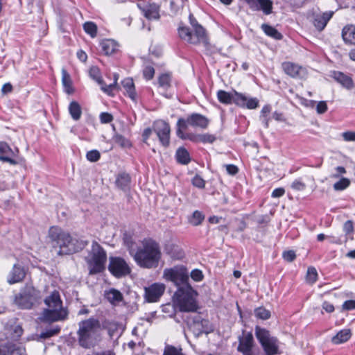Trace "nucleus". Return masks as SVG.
I'll use <instances>...</instances> for the list:
<instances>
[{"label": "nucleus", "mask_w": 355, "mask_h": 355, "mask_svg": "<svg viewBox=\"0 0 355 355\" xmlns=\"http://www.w3.org/2000/svg\"><path fill=\"white\" fill-rule=\"evenodd\" d=\"M125 245L135 262L141 268H156L161 258L158 244L151 239H144L137 244L131 239H125Z\"/></svg>", "instance_id": "obj_1"}, {"label": "nucleus", "mask_w": 355, "mask_h": 355, "mask_svg": "<svg viewBox=\"0 0 355 355\" xmlns=\"http://www.w3.org/2000/svg\"><path fill=\"white\" fill-rule=\"evenodd\" d=\"M49 236L55 243L53 248H59L58 254L60 255L76 253L83 249L87 244V241L73 238L69 233L58 227H51L49 229Z\"/></svg>", "instance_id": "obj_2"}, {"label": "nucleus", "mask_w": 355, "mask_h": 355, "mask_svg": "<svg viewBox=\"0 0 355 355\" xmlns=\"http://www.w3.org/2000/svg\"><path fill=\"white\" fill-rule=\"evenodd\" d=\"M49 295L44 300L47 309L41 313L39 320L46 323L64 320L67 318L68 313L62 306L60 293L55 288L49 291Z\"/></svg>", "instance_id": "obj_3"}, {"label": "nucleus", "mask_w": 355, "mask_h": 355, "mask_svg": "<svg viewBox=\"0 0 355 355\" xmlns=\"http://www.w3.org/2000/svg\"><path fill=\"white\" fill-rule=\"evenodd\" d=\"M101 324L95 318L83 320L78 324L77 331L79 345L85 349L94 347L100 340Z\"/></svg>", "instance_id": "obj_4"}, {"label": "nucleus", "mask_w": 355, "mask_h": 355, "mask_svg": "<svg viewBox=\"0 0 355 355\" xmlns=\"http://www.w3.org/2000/svg\"><path fill=\"white\" fill-rule=\"evenodd\" d=\"M196 295L197 293L191 286H187L183 288L177 289L173 295V303L180 311L195 312L198 309Z\"/></svg>", "instance_id": "obj_5"}, {"label": "nucleus", "mask_w": 355, "mask_h": 355, "mask_svg": "<svg viewBox=\"0 0 355 355\" xmlns=\"http://www.w3.org/2000/svg\"><path fill=\"white\" fill-rule=\"evenodd\" d=\"M106 260L105 251L97 242H93L92 250L86 257L89 274L93 275L102 272L105 269Z\"/></svg>", "instance_id": "obj_6"}, {"label": "nucleus", "mask_w": 355, "mask_h": 355, "mask_svg": "<svg viewBox=\"0 0 355 355\" xmlns=\"http://www.w3.org/2000/svg\"><path fill=\"white\" fill-rule=\"evenodd\" d=\"M41 300L40 292L31 284H26L15 295V303L23 309H31Z\"/></svg>", "instance_id": "obj_7"}, {"label": "nucleus", "mask_w": 355, "mask_h": 355, "mask_svg": "<svg viewBox=\"0 0 355 355\" xmlns=\"http://www.w3.org/2000/svg\"><path fill=\"white\" fill-rule=\"evenodd\" d=\"M217 96L218 101L222 103L230 104L234 102L241 107L248 109H254L259 105L257 98H248L246 96L235 91L233 93H229L223 90H219Z\"/></svg>", "instance_id": "obj_8"}, {"label": "nucleus", "mask_w": 355, "mask_h": 355, "mask_svg": "<svg viewBox=\"0 0 355 355\" xmlns=\"http://www.w3.org/2000/svg\"><path fill=\"white\" fill-rule=\"evenodd\" d=\"M163 278L166 281L173 282L177 289L190 286L188 271L183 266H175L164 269Z\"/></svg>", "instance_id": "obj_9"}, {"label": "nucleus", "mask_w": 355, "mask_h": 355, "mask_svg": "<svg viewBox=\"0 0 355 355\" xmlns=\"http://www.w3.org/2000/svg\"><path fill=\"white\" fill-rule=\"evenodd\" d=\"M255 334L268 355H274L277 353V340L271 337L268 330L257 327Z\"/></svg>", "instance_id": "obj_10"}, {"label": "nucleus", "mask_w": 355, "mask_h": 355, "mask_svg": "<svg viewBox=\"0 0 355 355\" xmlns=\"http://www.w3.org/2000/svg\"><path fill=\"white\" fill-rule=\"evenodd\" d=\"M89 75L93 80L96 81L101 85V89L109 95H112V92L118 88L117 80L119 76L117 74H114V83L110 85H106L103 83L101 78L100 70L97 67H92L89 69Z\"/></svg>", "instance_id": "obj_11"}, {"label": "nucleus", "mask_w": 355, "mask_h": 355, "mask_svg": "<svg viewBox=\"0 0 355 355\" xmlns=\"http://www.w3.org/2000/svg\"><path fill=\"white\" fill-rule=\"evenodd\" d=\"M153 130L157 134L160 143L165 147L170 144V126L164 121L158 120L153 123Z\"/></svg>", "instance_id": "obj_12"}, {"label": "nucleus", "mask_w": 355, "mask_h": 355, "mask_svg": "<svg viewBox=\"0 0 355 355\" xmlns=\"http://www.w3.org/2000/svg\"><path fill=\"white\" fill-rule=\"evenodd\" d=\"M166 286L162 283H154L144 288V298L146 302L153 303L159 300L164 294Z\"/></svg>", "instance_id": "obj_13"}, {"label": "nucleus", "mask_w": 355, "mask_h": 355, "mask_svg": "<svg viewBox=\"0 0 355 355\" xmlns=\"http://www.w3.org/2000/svg\"><path fill=\"white\" fill-rule=\"evenodd\" d=\"M254 346L253 336L250 332L243 331L239 337V345L237 350L243 355H254L252 351Z\"/></svg>", "instance_id": "obj_14"}, {"label": "nucleus", "mask_w": 355, "mask_h": 355, "mask_svg": "<svg viewBox=\"0 0 355 355\" xmlns=\"http://www.w3.org/2000/svg\"><path fill=\"white\" fill-rule=\"evenodd\" d=\"M109 270L116 277H120L130 273V269L127 263L121 258H112Z\"/></svg>", "instance_id": "obj_15"}, {"label": "nucleus", "mask_w": 355, "mask_h": 355, "mask_svg": "<svg viewBox=\"0 0 355 355\" xmlns=\"http://www.w3.org/2000/svg\"><path fill=\"white\" fill-rule=\"evenodd\" d=\"M282 68L284 71L292 78H304L307 74L305 68L291 62H284Z\"/></svg>", "instance_id": "obj_16"}, {"label": "nucleus", "mask_w": 355, "mask_h": 355, "mask_svg": "<svg viewBox=\"0 0 355 355\" xmlns=\"http://www.w3.org/2000/svg\"><path fill=\"white\" fill-rule=\"evenodd\" d=\"M0 160L8 162L12 165H16L17 162L14 159L18 153V150H12L6 143L0 142Z\"/></svg>", "instance_id": "obj_17"}, {"label": "nucleus", "mask_w": 355, "mask_h": 355, "mask_svg": "<svg viewBox=\"0 0 355 355\" xmlns=\"http://www.w3.org/2000/svg\"><path fill=\"white\" fill-rule=\"evenodd\" d=\"M137 6L148 19H158L159 18V6L155 3H145L139 2Z\"/></svg>", "instance_id": "obj_18"}, {"label": "nucleus", "mask_w": 355, "mask_h": 355, "mask_svg": "<svg viewBox=\"0 0 355 355\" xmlns=\"http://www.w3.org/2000/svg\"><path fill=\"white\" fill-rule=\"evenodd\" d=\"M25 270L23 267L15 264L7 277V282L9 284H13L21 282L25 277Z\"/></svg>", "instance_id": "obj_19"}, {"label": "nucleus", "mask_w": 355, "mask_h": 355, "mask_svg": "<svg viewBox=\"0 0 355 355\" xmlns=\"http://www.w3.org/2000/svg\"><path fill=\"white\" fill-rule=\"evenodd\" d=\"M331 16V12L313 14L311 20L314 26L318 31H321L324 28L327 22L330 20Z\"/></svg>", "instance_id": "obj_20"}, {"label": "nucleus", "mask_w": 355, "mask_h": 355, "mask_svg": "<svg viewBox=\"0 0 355 355\" xmlns=\"http://www.w3.org/2000/svg\"><path fill=\"white\" fill-rule=\"evenodd\" d=\"M187 122L191 126L205 129L207 128L209 121L205 116L194 113L188 116Z\"/></svg>", "instance_id": "obj_21"}, {"label": "nucleus", "mask_w": 355, "mask_h": 355, "mask_svg": "<svg viewBox=\"0 0 355 355\" xmlns=\"http://www.w3.org/2000/svg\"><path fill=\"white\" fill-rule=\"evenodd\" d=\"M192 33V44H203L207 45L208 44V39L205 28L202 26H197L196 28L193 29Z\"/></svg>", "instance_id": "obj_22"}, {"label": "nucleus", "mask_w": 355, "mask_h": 355, "mask_svg": "<svg viewBox=\"0 0 355 355\" xmlns=\"http://www.w3.org/2000/svg\"><path fill=\"white\" fill-rule=\"evenodd\" d=\"M188 139L193 142H202L204 144H212L216 141V137L213 135L205 133L198 135H188Z\"/></svg>", "instance_id": "obj_23"}, {"label": "nucleus", "mask_w": 355, "mask_h": 355, "mask_svg": "<svg viewBox=\"0 0 355 355\" xmlns=\"http://www.w3.org/2000/svg\"><path fill=\"white\" fill-rule=\"evenodd\" d=\"M342 37L346 43L355 45V26H345L342 31Z\"/></svg>", "instance_id": "obj_24"}, {"label": "nucleus", "mask_w": 355, "mask_h": 355, "mask_svg": "<svg viewBox=\"0 0 355 355\" xmlns=\"http://www.w3.org/2000/svg\"><path fill=\"white\" fill-rule=\"evenodd\" d=\"M121 85L128 96L132 100H136V92L133 80L130 78H125L122 80Z\"/></svg>", "instance_id": "obj_25"}, {"label": "nucleus", "mask_w": 355, "mask_h": 355, "mask_svg": "<svg viewBox=\"0 0 355 355\" xmlns=\"http://www.w3.org/2000/svg\"><path fill=\"white\" fill-rule=\"evenodd\" d=\"M334 79L343 87L348 89L353 87V81L352 78L343 73L334 71Z\"/></svg>", "instance_id": "obj_26"}, {"label": "nucleus", "mask_w": 355, "mask_h": 355, "mask_svg": "<svg viewBox=\"0 0 355 355\" xmlns=\"http://www.w3.org/2000/svg\"><path fill=\"white\" fill-rule=\"evenodd\" d=\"M62 83L67 94H72L74 92L71 76L64 69H62Z\"/></svg>", "instance_id": "obj_27"}, {"label": "nucleus", "mask_w": 355, "mask_h": 355, "mask_svg": "<svg viewBox=\"0 0 355 355\" xmlns=\"http://www.w3.org/2000/svg\"><path fill=\"white\" fill-rule=\"evenodd\" d=\"M101 46L103 51L106 55L112 54L118 48V44L113 40H105L101 42Z\"/></svg>", "instance_id": "obj_28"}, {"label": "nucleus", "mask_w": 355, "mask_h": 355, "mask_svg": "<svg viewBox=\"0 0 355 355\" xmlns=\"http://www.w3.org/2000/svg\"><path fill=\"white\" fill-rule=\"evenodd\" d=\"M105 297L112 304H118L123 300L121 293L114 288H112L107 291L105 293Z\"/></svg>", "instance_id": "obj_29"}, {"label": "nucleus", "mask_w": 355, "mask_h": 355, "mask_svg": "<svg viewBox=\"0 0 355 355\" xmlns=\"http://www.w3.org/2000/svg\"><path fill=\"white\" fill-rule=\"evenodd\" d=\"M69 112L74 121H78L82 115L80 105L77 101H71L69 105Z\"/></svg>", "instance_id": "obj_30"}, {"label": "nucleus", "mask_w": 355, "mask_h": 355, "mask_svg": "<svg viewBox=\"0 0 355 355\" xmlns=\"http://www.w3.org/2000/svg\"><path fill=\"white\" fill-rule=\"evenodd\" d=\"M352 334L349 329H344L339 331L334 336V344H341L347 342L351 338Z\"/></svg>", "instance_id": "obj_31"}, {"label": "nucleus", "mask_w": 355, "mask_h": 355, "mask_svg": "<svg viewBox=\"0 0 355 355\" xmlns=\"http://www.w3.org/2000/svg\"><path fill=\"white\" fill-rule=\"evenodd\" d=\"M130 177L127 173L119 174L116 180V184L121 189H125L129 186Z\"/></svg>", "instance_id": "obj_32"}, {"label": "nucleus", "mask_w": 355, "mask_h": 355, "mask_svg": "<svg viewBox=\"0 0 355 355\" xmlns=\"http://www.w3.org/2000/svg\"><path fill=\"white\" fill-rule=\"evenodd\" d=\"M176 158L178 162L187 164L190 161V157L188 151L183 148H180L176 152Z\"/></svg>", "instance_id": "obj_33"}, {"label": "nucleus", "mask_w": 355, "mask_h": 355, "mask_svg": "<svg viewBox=\"0 0 355 355\" xmlns=\"http://www.w3.org/2000/svg\"><path fill=\"white\" fill-rule=\"evenodd\" d=\"M261 28L267 35L272 37L274 39L280 40L282 37V34L271 26L264 24H262Z\"/></svg>", "instance_id": "obj_34"}, {"label": "nucleus", "mask_w": 355, "mask_h": 355, "mask_svg": "<svg viewBox=\"0 0 355 355\" xmlns=\"http://www.w3.org/2000/svg\"><path fill=\"white\" fill-rule=\"evenodd\" d=\"M270 112L271 107L268 105H264L261 111L260 120L262 121L266 128H268L269 126L270 118L268 117V115Z\"/></svg>", "instance_id": "obj_35"}, {"label": "nucleus", "mask_w": 355, "mask_h": 355, "mask_svg": "<svg viewBox=\"0 0 355 355\" xmlns=\"http://www.w3.org/2000/svg\"><path fill=\"white\" fill-rule=\"evenodd\" d=\"M208 324V320H202L200 318V317L198 316L193 321V327L196 328L198 330V334H201L202 333H207L206 330L204 329V327L207 326Z\"/></svg>", "instance_id": "obj_36"}, {"label": "nucleus", "mask_w": 355, "mask_h": 355, "mask_svg": "<svg viewBox=\"0 0 355 355\" xmlns=\"http://www.w3.org/2000/svg\"><path fill=\"white\" fill-rule=\"evenodd\" d=\"M162 355H184L182 353V349L180 347H175L171 345H166L164 347Z\"/></svg>", "instance_id": "obj_37"}, {"label": "nucleus", "mask_w": 355, "mask_h": 355, "mask_svg": "<svg viewBox=\"0 0 355 355\" xmlns=\"http://www.w3.org/2000/svg\"><path fill=\"white\" fill-rule=\"evenodd\" d=\"M318 279V272L314 267H309L306 275V282L309 284H313Z\"/></svg>", "instance_id": "obj_38"}, {"label": "nucleus", "mask_w": 355, "mask_h": 355, "mask_svg": "<svg viewBox=\"0 0 355 355\" xmlns=\"http://www.w3.org/2000/svg\"><path fill=\"white\" fill-rule=\"evenodd\" d=\"M259 7L264 14L269 15L272 12V2L270 0H259Z\"/></svg>", "instance_id": "obj_39"}, {"label": "nucleus", "mask_w": 355, "mask_h": 355, "mask_svg": "<svg viewBox=\"0 0 355 355\" xmlns=\"http://www.w3.org/2000/svg\"><path fill=\"white\" fill-rule=\"evenodd\" d=\"M351 181L349 179L347 178H340L338 181L334 182V190L343 191L349 187Z\"/></svg>", "instance_id": "obj_40"}, {"label": "nucleus", "mask_w": 355, "mask_h": 355, "mask_svg": "<svg viewBox=\"0 0 355 355\" xmlns=\"http://www.w3.org/2000/svg\"><path fill=\"white\" fill-rule=\"evenodd\" d=\"M306 187V182L302 178L294 180L291 184V188L296 191H302Z\"/></svg>", "instance_id": "obj_41"}, {"label": "nucleus", "mask_w": 355, "mask_h": 355, "mask_svg": "<svg viewBox=\"0 0 355 355\" xmlns=\"http://www.w3.org/2000/svg\"><path fill=\"white\" fill-rule=\"evenodd\" d=\"M171 77L169 73H163L159 76L158 83L159 87L167 89L171 86Z\"/></svg>", "instance_id": "obj_42"}, {"label": "nucleus", "mask_w": 355, "mask_h": 355, "mask_svg": "<svg viewBox=\"0 0 355 355\" xmlns=\"http://www.w3.org/2000/svg\"><path fill=\"white\" fill-rule=\"evenodd\" d=\"M83 28L87 34L91 35L92 37H94L96 36L97 26L94 22H92V21L85 22L83 24Z\"/></svg>", "instance_id": "obj_43"}, {"label": "nucleus", "mask_w": 355, "mask_h": 355, "mask_svg": "<svg viewBox=\"0 0 355 355\" xmlns=\"http://www.w3.org/2000/svg\"><path fill=\"white\" fill-rule=\"evenodd\" d=\"M178 33L180 37L187 41V42L191 44L192 40V32L189 31V29L187 27H180L178 28Z\"/></svg>", "instance_id": "obj_44"}, {"label": "nucleus", "mask_w": 355, "mask_h": 355, "mask_svg": "<svg viewBox=\"0 0 355 355\" xmlns=\"http://www.w3.org/2000/svg\"><path fill=\"white\" fill-rule=\"evenodd\" d=\"M204 215L199 211H195L191 218H189V223L193 225H198L204 220Z\"/></svg>", "instance_id": "obj_45"}, {"label": "nucleus", "mask_w": 355, "mask_h": 355, "mask_svg": "<svg viewBox=\"0 0 355 355\" xmlns=\"http://www.w3.org/2000/svg\"><path fill=\"white\" fill-rule=\"evenodd\" d=\"M113 139L116 144L122 148H129L131 146L130 141L121 135H116Z\"/></svg>", "instance_id": "obj_46"}, {"label": "nucleus", "mask_w": 355, "mask_h": 355, "mask_svg": "<svg viewBox=\"0 0 355 355\" xmlns=\"http://www.w3.org/2000/svg\"><path fill=\"white\" fill-rule=\"evenodd\" d=\"M254 315L257 318L267 320L270 317V312L263 307H259L254 310Z\"/></svg>", "instance_id": "obj_47"}, {"label": "nucleus", "mask_w": 355, "mask_h": 355, "mask_svg": "<svg viewBox=\"0 0 355 355\" xmlns=\"http://www.w3.org/2000/svg\"><path fill=\"white\" fill-rule=\"evenodd\" d=\"M60 331V328L58 327H56L55 328L46 330L44 332L41 333L40 338L46 339L49 338L51 336H53L56 334H58Z\"/></svg>", "instance_id": "obj_48"}, {"label": "nucleus", "mask_w": 355, "mask_h": 355, "mask_svg": "<svg viewBox=\"0 0 355 355\" xmlns=\"http://www.w3.org/2000/svg\"><path fill=\"white\" fill-rule=\"evenodd\" d=\"M10 355H26V352L24 347L13 345L10 351Z\"/></svg>", "instance_id": "obj_49"}, {"label": "nucleus", "mask_w": 355, "mask_h": 355, "mask_svg": "<svg viewBox=\"0 0 355 355\" xmlns=\"http://www.w3.org/2000/svg\"><path fill=\"white\" fill-rule=\"evenodd\" d=\"M86 157L90 162H96L100 159V153L96 150H90L87 153Z\"/></svg>", "instance_id": "obj_50"}, {"label": "nucleus", "mask_w": 355, "mask_h": 355, "mask_svg": "<svg viewBox=\"0 0 355 355\" xmlns=\"http://www.w3.org/2000/svg\"><path fill=\"white\" fill-rule=\"evenodd\" d=\"M143 74L146 80H150L154 76L155 69L153 67L148 66L144 69Z\"/></svg>", "instance_id": "obj_51"}, {"label": "nucleus", "mask_w": 355, "mask_h": 355, "mask_svg": "<svg viewBox=\"0 0 355 355\" xmlns=\"http://www.w3.org/2000/svg\"><path fill=\"white\" fill-rule=\"evenodd\" d=\"M193 184L200 189L204 188L205 185V180L199 175H196L192 180Z\"/></svg>", "instance_id": "obj_52"}, {"label": "nucleus", "mask_w": 355, "mask_h": 355, "mask_svg": "<svg viewBox=\"0 0 355 355\" xmlns=\"http://www.w3.org/2000/svg\"><path fill=\"white\" fill-rule=\"evenodd\" d=\"M191 277L196 282H200L202 279L203 275L201 270L195 269L191 271Z\"/></svg>", "instance_id": "obj_53"}, {"label": "nucleus", "mask_w": 355, "mask_h": 355, "mask_svg": "<svg viewBox=\"0 0 355 355\" xmlns=\"http://www.w3.org/2000/svg\"><path fill=\"white\" fill-rule=\"evenodd\" d=\"M282 256L286 261L289 262L293 261L296 257L295 253L293 250L285 251Z\"/></svg>", "instance_id": "obj_54"}, {"label": "nucleus", "mask_w": 355, "mask_h": 355, "mask_svg": "<svg viewBox=\"0 0 355 355\" xmlns=\"http://www.w3.org/2000/svg\"><path fill=\"white\" fill-rule=\"evenodd\" d=\"M343 139L346 141H355V132L347 131L342 133Z\"/></svg>", "instance_id": "obj_55"}, {"label": "nucleus", "mask_w": 355, "mask_h": 355, "mask_svg": "<svg viewBox=\"0 0 355 355\" xmlns=\"http://www.w3.org/2000/svg\"><path fill=\"white\" fill-rule=\"evenodd\" d=\"M100 119L101 123H107L111 122L113 120V116L112 114L107 112H103L100 115Z\"/></svg>", "instance_id": "obj_56"}, {"label": "nucleus", "mask_w": 355, "mask_h": 355, "mask_svg": "<svg viewBox=\"0 0 355 355\" xmlns=\"http://www.w3.org/2000/svg\"><path fill=\"white\" fill-rule=\"evenodd\" d=\"M327 110V105L325 101H320L317 103L316 111L318 114H323Z\"/></svg>", "instance_id": "obj_57"}, {"label": "nucleus", "mask_w": 355, "mask_h": 355, "mask_svg": "<svg viewBox=\"0 0 355 355\" xmlns=\"http://www.w3.org/2000/svg\"><path fill=\"white\" fill-rule=\"evenodd\" d=\"M343 309L344 310H354L355 309V300H347L343 304Z\"/></svg>", "instance_id": "obj_58"}, {"label": "nucleus", "mask_w": 355, "mask_h": 355, "mask_svg": "<svg viewBox=\"0 0 355 355\" xmlns=\"http://www.w3.org/2000/svg\"><path fill=\"white\" fill-rule=\"evenodd\" d=\"M252 10H259V0H244Z\"/></svg>", "instance_id": "obj_59"}, {"label": "nucleus", "mask_w": 355, "mask_h": 355, "mask_svg": "<svg viewBox=\"0 0 355 355\" xmlns=\"http://www.w3.org/2000/svg\"><path fill=\"white\" fill-rule=\"evenodd\" d=\"M344 231L349 234L353 232L354 227H353V223L351 220H347L344 223L343 225Z\"/></svg>", "instance_id": "obj_60"}, {"label": "nucleus", "mask_w": 355, "mask_h": 355, "mask_svg": "<svg viewBox=\"0 0 355 355\" xmlns=\"http://www.w3.org/2000/svg\"><path fill=\"white\" fill-rule=\"evenodd\" d=\"M285 193V190L284 188H277L273 190L272 193V197L273 198H279L282 196Z\"/></svg>", "instance_id": "obj_61"}, {"label": "nucleus", "mask_w": 355, "mask_h": 355, "mask_svg": "<svg viewBox=\"0 0 355 355\" xmlns=\"http://www.w3.org/2000/svg\"><path fill=\"white\" fill-rule=\"evenodd\" d=\"M226 170L227 173L230 175H235L238 173V168L232 164L227 165Z\"/></svg>", "instance_id": "obj_62"}, {"label": "nucleus", "mask_w": 355, "mask_h": 355, "mask_svg": "<svg viewBox=\"0 0 355 355\" xmlns=\"http://www.w3.org/2000/svg\"><path fill=\"white\" fill-rule=\"evenodd\" d=\"M187 124H188L187 119L184 120L183 119H180L178 121V123H177L178 129L185 130L187 128Z\"/></svg>", "instance_id": "obj_63"}, {"label": "nucleus", "mask_w": 355, "mask_h": 355, "mask_svg": "<svg viewBox=\"0 0 355 355\" xmlns=\"http://www.w3.org/2000/svg\"><path fill=\"white\" fill-rule=\"evenodd\" d=\"M152 129L150 128H146L143 132V139L145 143H147V140L152 134Z\"/></svg>", "instance_id": "obj_64"}]
</instances>
